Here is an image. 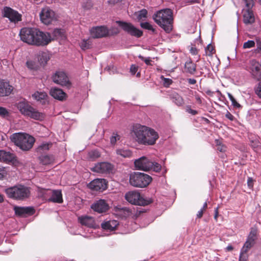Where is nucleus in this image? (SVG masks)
<instances>
[{
	"mask_svg": "<svg viewBox=\"0 0 261 261\" xmlns=\"http://www.w3.org/2000/svg\"><path fill=\"white\" fill-rule=\"evenodd\" d=\"M132 135L136 142L144 145H153L159 139L158 133L153 129L140 124L134 126Z\"/></svg>",
	"mask_w": 261,
	"mask_h": 261,
	"instance_id": "1",
	"label": "nucleus"
},
{
	"mask_svg": "<svg viewBox=\"0 0 261 261\" xmlns=\"http://www.w3.org/2000/svg\"><path fill=\"white\" fill-rule=\"evenodd\" d=\"M153 19L166 33H170L173 29V12L170 9H165L157 11Z\"/></svg>",
	"mask_w": 261,
	"mask_h": 261,
	"instance_id": "2",
	"label": "nucleus"
},
{
	"mask_svg": "<svg viewBox=\"0 0 261 261\" xmlns=\"http://www.w3.org/2000/svg\"><path fill=\"white\" fill-rule=\"evenodd\" d=\"M10 138L16 146L24 151L30 150L35 142L34 138L27 134L15 133Z\"/></svg>",
	"mask_w": 261,
	"mask_h": 261,
	"instance_id": "3",
	"label": "nucleus"
},
{
	"mask_svg": "<svg viewBox=\"0 0 261 261\" xmlns=\"http://www.w3.org/2000/svg\"><path fill=\"white\" fill-rule=\"evenodd\" d=\"M16 107L20 113L28 117L37 120H40L44 118L43 114L38 112L32 107L28 101L23 99L16 103Z\"/></svg>",
	"mask_w": 261,
	"mask_h": 261,
	"instance_id": "4",
	"label": "nucleus"
},
{
	"mask_svg": "<svg viewBox=\"0 0 261 261\" xmlns=\"http://www.w3.org/2000/svg\"><path fill=\"white\" fill-rule=\"evenodd\" d=\"M5 191L8 197L15 200H22L30 195V188L21 185L7 188Z\"/></svg>",
	"mask_w": 261,
	"mask_h": 261,
	"instance_id": "5",
	"label": "nucleus"
},
{
	"mask_svg": "<svg viewBox=\"0 0 261 261\" xmlns=\"http://www.w3.org/2000/svg\"><path fill=\"white\" fill-rule=\"evenodd\" d=\"M151 177L144 173L134 172L129 175V183L135 187L144 188L151 181Z\"/></svg>",
	"mask_w": 261,
	"mask_h": 261,
	"instance_id": "6",
	"label": "nucleus"
},
{
	"mask_svg": "<svg viewBox=\"0 0 261 261\" xmlns=\"http://www.w3.org/2000/svg\"><path fill=\"white\" fill-rule=\"evenodd\" d=\"M134 164L137 169L144 171L153 170L155 172H159L161 169V165L150 161L145 156H142L136 160Z\"/></svg>",
	"mask_w": 261,
	"mask_h": 261,
	"instance_id": "7",
	"label": "nucleus"
},
{
	"mask_svg": "<svg viewBox=\"0 0 261 261\" xmlns=\"http://www.w3.org/2000/svg\"><path fill=\"white\" fill-rule=\"evenodd\" d=\"M125 198L128 202L133 204L142 206L147 205L153 201L151 198H145L142 197L140 193L136 191H132L126 193Z\"/></svg>",
	"mask_w": 261,
	"mask_h": 261,
	"instance_id": "8",
	"label": "nucleus"
},
{
	"mask_svg": "<svg viewBox=\"0 0 261 261\" xmlns=\"http://www.w3.org/2000/svg\"><path fill=\"white\" fill-rule=\"evenodd\" d=\"M36 32L35 28H22L19 33L21 40L29 44L34 45Z\"/></svg>",
	"mask_w": 261,
	"mask_h": 261,
	"instance_id": "9",
	"label": "nucleus"
},
{
	"mask_svg": "<svg viewBox=\"0 0 261 261\" xmlns=\"http://www.w3.org/2000/svg\"><path fill=\"white\" fill-rule=\"evenodd\" d=\"M34 45L37 46H45L47 45L52 40L49 33L40 31L36 29Z\"/></svg>",
	"mask_w": 261,
	"mask_h": 261,
	"instance_id": "10",
	"label": "nucleus"
},
{
	"mask_svg": "<svg viewBox=\"0 0 261 261\" xmlns=\"http://www.w3.org/2000/svg\"><path fill=\"white\" fill-rule=\"evenodd\" d=\"M116 22L125 32L131 36L139 38L143 35L142 31L137 29L130 23L121 21H117Z\"/></svg>",
	"mask_w": 261,
	"mask_h": 261,
	"instance_id": "11",
	"label": "nucleus"
},
{
	"mask_svg": "<svg viewBox=\"0 0 261 261\" xmlns=\"http://www.w3.org/2000/svg\"><path fill=\"white\" fill-rule=\"evenodd\" d=\"M52 79L55 83L60 85L62 86H66L69 88L71 85L68 77L65 72L63 71H57L53 75Z\"/></svg>",
	"mask_w": 261,
	"mask_h": 261,
	"instance_id": "12",
	"label": "nucleus"
},
{
	"mask_svg": "<svg viewBox=\"0 0 261 261\" xmlns=\"http://www.w3.org/2000/svg\"><path fill=\"white\" fill-rule=\"evenodd\" d=\"M256 230L251 229L246 241L241 250L240 254L244 255L254 245L256 239Z\"/></svg>",
	"mask_w": 261,
	"mask_h": 261,
	"instance_id": "13",
	"label": "nucleus"
},
{
	"mask_svg": "<svg viewBox=\"0 0 261 261\" xmlns=\"http://www.w3.org/2000/svg\"><path fill=\"white\" fill-rule=\"evenodd\" d=\"M40 17L42 23L48 25L55 19V14L49 8L45 7L40 13Z\"/></svg>",
	"mask_w": 261,
	"mask_h": 261,
	"instance_id": "14",
	"label": "nucleus"
},
{
	"mask_svg": "<svg viewBox=\"0 0 261 261\" xmlns=\"http://www.w3.org/2000/svg\"><path fill=\"white\" fill-rule=\"evenodd\" d=\"M3 16L14 23L21 20V15L10 7H5L4 8Z\"/></svg>",
	"mask_w": 261,
	"mask_h": 261,
	"instance_id": "15",
	"label": "nucleus"
},
{
	"mask_svg": "<svg viewBox=\"0 0 261 261\" xmlns=\"http://www.w3.org/2000/svg\"><path fill=\"white\" fill-rule=\"evenodd\" d=\"M92 170L98 173L108 174L112 171L113 166L108 162H100L96 164L92 168Z\"/></svg>",
	"mask_w": 261,
	"mask_h": 261,
	"instance_id": "16",
	"label": "nucleus"
},
{
	"mask_svg": "<svg viewBox=\"0 0 261 261\" xmlns=\"http://www.w3.org/2000/svg\"><path fill=\"white\" fill-rule=\"evenodd\" d=\"M108 29L105 26H97L92 28L90 30L91 37L93 38L105 37L109 34Z\"/></svg>",
	"mask_w": 261,
	"mask_h": 261,
	"instance_id": "17",
	"label": "nucleus"
},
{
	"mask_svg": "<svg viewBox=\"0 0 261 261\" xmlns=\"http://www.w3.org/2000/svg\"><path fill=\"white\" fill-rule=\"evenodd\" d=\"M88 187L93 191L102 192L107 188V182L105 179H95L91 181Z\"/></svg>",
	"mask_w": 261,
	"mask_h": 261,
	"instance_id": "18",
	"label": "nucleus"
},
{
	"mask_svg": "<svg viewBox=\"0 0 261 261\" xmlns=\"http://www.w3.org/2000/svg\"><path fill=\"white\" fill-rule=\"evenodd\" d=\"M91 208L98 213H102L109 210V206L106 200L99 199L92 204Z\"/></svg>",
	"mask_w": 261,
	"mask_h": 261,
	"instance_id": "19",
	"label": "nucleus"
},
{
	"mask_svg": "<svg viewBox=\"0 0 261 261\" xmlns=\"http://www.w3.org/2000/svg\"><path fill=\"white\" fill-rule=\"evenodd\" d=\"M14 89L13 87L10 85L9 82L4 80L0 81V97L10 95Z\"/></svg>",
	"mask_w": 261,
	"mask_h": 261,
	"instance_id": "20",
	"label": "nucleus"
},
{
	"mask_svg": "<svg viewBox=\"0 0 261 261\" xmlns=\"http://www.w3.org/2000/svg\"><path fill=\"white\" fill-rule=\"evenodd\" d=\"M14 210L17 216L22 217L32 215L35 213V210L32 207L15 206Z\"/></svg>",
	"mask_w": 261,
	"mask_h": 261,
	"instance_id": "21",
	"label": "nucleus"
},
{
	"mask_svg": "<svg viewBox=\"0 0 261 261\" xmlns=\"http://www.w3.org/2000/svg\"><path fill=\"white\" fill-rule=\"evenodd\" d=\"M79 220L83 225L92 228L95 226V222L92 217L88 216H81L79 218Z\"/></svg>",
	"mask_w": 261,
	"mask_h": 261,
	"instance_id": "22",
	"label": "nucleus"
},
{
	"mask_svg": "<svg viewBox=\"0 0 261 261\" xmlns=\"http://www.w3.org/2000/svg\"><path fill=\"white\" fill-rule=\"evenodd\" d=\"M169 98L173 103L178 107L182 106L185 103L184 100L182 96L177 92H173L169 94Z\"/></svg>",
	"mask_w": 261,
	"mask_h": 261,
	"instance_id": "23",
	"label": "nucleus"
},
{
	"mask_svg": "<svg viewBox=\"0 0 261 261\" xmlns=\"http://www.w3.org/2000/svg\"><path fill=\"white\" fill-rule=\"evenodd\" d=\"M255 21V18L252 11L251 9H247L243 14V22L246 24L253 23Z\"/></svg>",
	"mask_w": 261,
	"mask_h": 261,
	"instance_id": "24",
	"label": "nucleus"
},
{
	"mask_svg": "<svg viewBox=\"0 0 261 261\" xmlns=\"http://www.w3.org/2000/svg\"><path fill=\"white\" fill-rule=\"evenodd\" d=\"M49 201L61 203L63 202L62 194L61 190H53Z\"/></svg>",
	"mask_w": 261,
	"mask_h": 261,
	"instance_id": "25",
	"label": "nucleus"
},
{
	"mask_svg": "<svg viewBox=\"0 0 261 261\" xmlns=\"http://www.w3.org/2000/svg\"><path fill=\"white\" fill-rule=\"evenodd\" d=\"M250 72L253 76L255 77L258 76V73H260L261 66L258 62L254 60H252L250 62V66L249 67Z\"/></svg>",
	"mask_w": 261,
	"mask_h": 261,
	"instance_id": "26",
	"label": "nucleus"
},
{
	"mask_svg": "<svg viewBox=\"0 0 261 261\" xmlns=\"http://www.w3.org/2000/svg\"><path fill=\"white\" fill-rule=\"evenodd\" d=\"M32 97L35 100L43 105L47 101V95L44 92L36 91L32 95Z\"/></svg>",
	"mask_w": 261,
	"mask_h": 261,
	"instance_id": "27",
	"label": "nucleus"
},
{
	"mask_svg": "<svg viewBox=\"0 0 261 261\" xmlns=\"http://www.w3.org/2000/svg\"><path fill=\"white\" fill-rule=\"evenodd\" d=\"M50 94L54 98L60 100H62L66 95L62 90L57 88H52L50 91Z\"/></svg>",
	"mask_w": 261,
	"mask_h": 261,
	"instance_id": "28",
	"label": "nucleus"
},
{
	"mask_svg": "<svg viewBox=\"0 0 261 261\" xmlns=\"http://www.w3.org/2000/svg\"><path fill=\"white\" fill-rule=\"evenodd\" d=\"M119 223L117 221L115 220H110L103 223L101 224V227L106 230H114Z\"/></svg>",
	"mask_w": 261,
	"mask_h": 261,
	"instance_id": "29",
	"label": "nucleus"
},
{
	"mask_svg": "<svg viewBox=\"0 0 261 261\" xmlns=\"http://www.w3.org/2000/svg\"><path fill=\"white\" fill-rule=\"evenodd\" d=\"M196 65L191 60L187 61L185 64V71L187 73L194 74L196 71Z\"/></svg>",
	"mask_w": 261,
	"mask_h": 261,
	"instance_id": "30",
	"label": "nucleus"
},
{
	"mask_svg": "<svg viewBox=\"0 0 261 261\" xmlns=\"http://www.w3.org/2000/svg\"><path fill=\"white\" fill-rule=\"evenodd\" d=\"M39 159L41 163L46 165L54 162V157L51 155L42 154L39 157Z\"/></svg>",
	"mask_w": 261,
	"mask_h": 261,
	"instance_id": "31",
	"label": "nucleus"
},
{
	"mask_svg": "<svg viewBox=\"0 0 261 261\" xmlns=\"http://www.w3.org/2000/svg\"><path fill=\"white\" fill-rule=\"evenodd\" d=\"M52 191L50 189H39L38 196L49 201V198L50 197Z\"/></svg>",
	"mask_w": 261,
	"mask_h": 261,
	"instance_id": "32",
	"label": "nucleus"
},
{
	"mask_svg": "<svg viewBox=\"0 0 261 261\" xmlns=\"http://www.w3.org/2000/svg\"><path fill=\"white\" fill-rule=\"evenodd\" d=\"M16 161V156L14 154L11 153L10 152L5 151V154H4V158H3L2 161L9 163L14 162Z\"/></svg>",
	"mask_w": 261,
	"mask_h": 261,
	"instance_id": "33",
	"label": "nucleus"
},
{
	"mask_svg": "<svg viewBox=\"0 0 261 261\" xmlns=\"http://www.w3.org/2000/svg\"><path fill=\"white\" fill-rule=\"evenodd\" d=\"M118 215L122 218H127L129 216L132 212L127 207H123L122 208H118Z\"/></svg>",
	"mask_w": 261,
	"mask_h": 261,
	"instance_id": "34",
	"label": "nucleus"
},
{
	"mask_svg": "<svg viewBox=\"0 0 261 261\" xmlns=\"http://www.w3.org/2000/svg\"><path fill=\"white\" fill-rule=\"evenodd\" d=\"M38 60L40 64L44 66L49 60V57L47 53L42 52L39 54Z\"/></svg>",
	"mask_w": 261,
	"mask_h": 261,
	"instance_id": "35",
	"label": "nucleus"
},
{
	"mask_svg": "<svg viewBox=\"0 0 261 261\" xmlns=\"http://www.w3.org/2000/svg\"><path fill=\"white\" fill-rule=\"evenodd\" d=\"M51 144L49 143H43L37 148V152L39 154H43L49 150Z\"/></svg>",
	"mask_w": 261,
	"mask_h": 261,
	"instance_id": "36",
	"label": "nucleus"
},
{
	"mask_svg": "<svg viewBox=\"0 0 261 261\" xmlns=\"http://www.w3.org/2000/svg\"><path fill=\"white\" fill-rule=\"evenodd\" d=\"M100 154L98 151L94 150L89 152L88 158L89 160L93 161L100 157Z\"/></svg>",
	"mask_w": 261,
	"mask_h": 261,
	"instance_id": "37",
	"label": "nucleus"
},
{
	"mask_svg": "<svg viewBox=\"0 0 261 261\" xmlns=\"http://www.w3.org/2000/svg\"><path fill=\"white\" fill-rule=\"evenodd\" d=\"M116 153L124 158L129 157L132 155V152L128 149H119L116 150Z\"/></svg>",
	"mask_w": 261,
	"mask_h": 261,
	"instance_id": "38",
	"label": "nucleus"
},
{
	"mask_svg": "<svg viewBox=\"0 0 261 261\" xmlns=\"http://www.w3.org/2000/svg\"><path fill=\"white\" fill-rule=\"evenodd\" d=\"M80 46L83 50H86L91 47V43L89 39H83L80 43Z\"/></svg>",
	"mask_w": 261,
	"mask_h": 261,
	"instance_id": "39",
	"label": "nucleus"
},
{
	"mask_svg": "<svg viewBox=\"0 0 261 261\" xmlns=\"http://www.w3.org/2000/svg\"><path fill=\"white\" fill-rule=\"evenodd\" d=\"M215 143L217 146V150L222 152H225L226 151V147L222 144L221 140H216Z\"/></svg>",
	"mask_w": 261,
	"mask_h": 261,
	"instance_id": "40",
	"label": "nucleus"
},
{
	"mask_svg": "<svg viewBox=\"0 0 261 261\" xmlns=\"http://www.w3.org/2000/svg\"><path fill=\"white\" fill-rule=\"evenodd\" d=\"M147 11L145 9H142L139 11L137 13V17L139 20H142L143 18L147 17Z\"/></svg>",
	"mask_w": 261,
	"mask_h": 261,
	"instance_id": "41",
	"label": "nucleus"
},
{
	"mask_svg": "<svg viewBox=\"0 0 261 261\" xmlns=\"http://www.w3.org/2000/svg\"><path fill=\"white\" fill-rule=\"evenodd\" d=\"M141 27L146 30L151 31L153 33H154L155 30L153 28L152 25L149 22H145L141 23Z\"/></svg>",
	"mask_w": 261,
	"mask_h": 261,
	"instance_id": "42",
	"label": "nucleus"
},
{
	"mask_svg": "<svg viewBox=\"0 0 261 261\" xmlns=\"http://www.w3.org/2000/svg\"><path fill=\"white\" fill-rule=\"evenodd\" d=\"M227 95H228V96L230 100L231 101L232 105L233 107H234L236 108H239L241 107V105L236 101L235 98L230 93H228Z\"/></svg>",
	"mask_w": 261,
	"mask_h": 261,
	"instance_id": "43",
	"label": "nucleus"
},
{
	"mask_svg": "<svg viewBox=\"0 0 261 261\" xmlns=\"http://www.w3.org/2000/svg\"><path fill=\"white\" fill-rule=\"evenodd\" d=\"M255 46V42L253 40H248L243 44L244 48H250Z\"/></svg>",
	"mask_w": 261,
	"mask_h": 261,
	"instance_id": "44",
	"label": "nucleus"
},
{
	"mask_svg": "<svg viewBox=\"0 0 261 261\" xmlns=\"http://www.w3.org/2000/svg\"><path fill=\"white\" fill-rule=\"evenodd\" d=\"M9 115V111L6 108L0 107V116L5 118L8 116Z\"/></svg>",
	"mask_w": 261,
	"mask_h": 261,
	"instance_id": "45",
	"label": "nucleus"
},
{
	"mask_svg": "<svg viewBox=\"0 0 261 261\" xmlns=\"http://www.w3.org/2000/svg\"><path fill=\"white\" fill-rule=\"evenodd\" d=\"M205 50V53H206V55L208 56H211L213 55V51L214 50V47L211 44H209L207 45Z\"/></svg>",
	"mask_w": 261,
	"mask_h": 261,
	"instance_id": "46",
	"label": "nucleus"
},
{
	"mask_svg": "<svg viewBox=\"0 0 261 261\" xmlns=\"http://www.w3.org/2000/svg\"><path fill=\"white\" fill-rule=\"evenodd\" d=\"M82 7L86 10H89L93 7V4L91 1H87L84 3Z\"/></svg>",
	"mask_w": 261,
	"mask_h": 261,
	"instance_id": "47",
	"label": "nucleus"
},
{
	"mask_svg": "<svg viewBox=\"0 0 261 261\" xmlns=\"http://www.w3.org/2000/svg\"><path fill=\"white\" fill-rule=\"evenodd\" d=\"M120 137L117 134H113V135L110 138V141L112 144H115L116 141L119 140Z\"/></svg>",
	"mask_w": 261,
	"mask_h": 261,
	"instance_id": "48",
	"label": "nucleus"
},
{
	"mask_svg": "<svg viewBox=\"0 0 261 261\" xmlns=\"http://www.w3.org/2000/svg\"><path fill=\"white\" fill-rule=\"evenodd\" d=\"M248 9H251L254 5L253 0H243Z\"/></svg>",
	"mask_w": 261,
	"mask_h": 261,
	"instance_id": "49",
	"label": "nucleus"
},
{
	"mask_svg": "<svg viewBox=\"0 0 261 261\" xmlns=\"http://www.w3.org/2000/svg\"><path fill=\"white\" fill-rule=\"evenodd\" d=\"M62 31L60 29H55L53 31V35L55 37H61L62 35Z\"/></svg>",
	"mask_w": 261,
	"mask_h": 261,
	"instance_id": "50",
	"label": "nucleus"
},
{
	"mask_svg": "<svg viewBox=\"0 0 261 261\" xmlns=\"http://www.w3.org/2000/svg\"><path fill=\"white\" fill-rule=\"evenodd\" d=\"M172 83V80L168 78H163V85L165 87H168Z\"/></svg>",
	"mask_w": 261,
	"mask_h": 261,
	"instance_id": "51",
	"label": "nucleus"
},
{
	"mask_svg": "<svg viewBox=\"0 0 261 261\" xmlns=\"http://www.w3.org/2000/svg\"><path fill=\"white\" fill-rule=\"evenodd\" d=\"M7 174L6 168L0 166V179H3Z\"/></svg>",
	"mask_w": 261,
	"mask_h": 261,
	"instance_id": "52",
	"label": "nucleus"
},
{
	"mask_svg": "<svg viewBox=\"0 0 261 261\" xmlns=\"http://www.w3.org/2000/svg\"><path fill=\"white\" fill-rule=\"evenodd\" d=\"M254 180L252 177H248L247 179V185L249 188L252 189L254 185Z\"/></svg>",
	"mask_w": 261,
	"mask_h": 261,
	"instance_id": "53",
	"label": "nucleus"
},
{
	"mask_svg": "<svg viewBox=\"0 0 261 261\" xmlns=\"http://www.w3.org/2000/svg\"><path fill=\"white\" fill-rule=\"evenodd\" d=\"M186 112H187L189 114H192V115H195L198 113L197 111L191 109L190 106H187Z\"/></svg>",
	"mask_w": 261,
	"mask_h": 261,
	"instance_id": "54",
	"label": "nucleus"
},
{
	"mask_svg": "<svg viewBox=\"0 0 261 261\" xmlns=\"http://www.w3.org/2000/svg\"><path fill=\"white\" fill-rule=\"evenodd\" d=\"M139 58L142 61H144V62L145 63V64L147 65H151V61L150 60V58H145L144 57H143V56L140 55L139 56Z\"/></svg>",
	"mask_w": 261,
	"mask_h": 261,
	"instance_id": "55",
	"label": "nucleus"
},
{
	"mask_svg": "<svg viewBox=\"0 0 261 261\" xmlns=\"http://www.w3.org/2000/svg\"><path fill=\"white\" fill-rule=\"evenodd\" d=\"M138 70V67L132 65L130 68V71L133 75H135Z\"/></svg>",
	"mask_w": 261,
	"mask_h": 261,
	"instance_id": "56",
	"label": "nucleus"
},
{
	"mask_svg": "<svg viewBox=\"0 0 261 261\" xmlns=\"http://www.w3.org/2000/svg\"><path fill=\"white\" fill-rule=\"evenodd\" d=\"M255 94L261 98V85L259 84L255 89Z\"/></svg>",
	"mask_w": 261,
	"mask_h": 261,
	"instance_id": "57",
	"label": "nucleus"
},
{
	"mask_svg": "<svg viewBox=\"0 0 261 261\" xmlns=\"http://www.w3.org/2000/svg\"><path fill=\"white\" fill-rule=\"evenodd\" d=\"M190 50V53L193 55H196L198 53V50L194 47H191Z\"/></svg>",
	"mask_w": 261,
	"mask_h": 261,
	"instance_id": "58",
	"label": "nucleus"
},
{
	"mask_svg": "<svg viewBox=\"0 0 261 261\" xmlns=\"http://www.w3.org/2000/svg\"><path fill=\"white\" fill-rule=\"evenodd\" d=\"M247 256L240 254L239 261H247Z\"/></svg>",
	"mask_w": 261,
	"mask_h": 261,
	"instance_id": "59",
	"label": "nucleus"
},
{
	"mask_svg": "<svg viewBox=\"0 0 261 261\" xmlns=\"http://www.w3.org/2000/svg\"><path fill=\"white\" fill-rule=\"evenodd\" d=\"M226 117L230 120H232L234 118L233 116L229 112H227V113L226 114Z\"/></svg>",
	"mask_w": 261,
	"mask_h": 261,
	"instance_id": "60",
	"label": "nucleus"
},
{
	"mask_svg": "<svg viewBox=\"0 0 261 261\" xmlns=\"http://www.w3.org/2000/svg\"><path fill=\"white\" fill-rule=\"evenodd\" d=\"M203 210H200L199 211H198V212L197 214V217L198 218H201L203 216Z\"/></svg>",
	"mask_w": 261,
	"mask_h": 261,
	"instance_id": "61",
	"label": "nucleus"
},
{
	"mask_svg": "<svg viewBox=\"0 0 261 261\" xmlns=\"http://www.w3.org/2000/svg\"><path fill=\"white\" fill-rule=\"evenodd\" d=\"M188 81L190 84L192 85H194L196 83V80L194 79H188Z\"/></svg>",
	"mask_w": 261,
	"mask_h": 261,
	"instance_id": "62",
	"label": "nucleus"
},
{
	"mask_svg": "<svg viewBox=\"0 0 261 261\" xmlns=\"http://www.w3.org/2000/svg\"><path fill=\"white\" fill-rule=\"evenodd\" d=\"M5 151L3 150H0V161H2L3 158H4V154H5Z\"/></svg>",
	"mask_w": 261,
	"mask_h": 261,
	"instance_id": "63",
	"label": "nucleus"
},
{
	"mask_svg": "<svg viewBox=\"0 0 261 261\" xmlns=\"http://www.w3.org/2000/svg\"><path fill=\"white\" fill-rule=\"evenodd\" d=\"M233 249V247L231 245H228L226 248V250L227 251H232Z\"/></svg>",
	"mask_w": 261,
	"mask_h": 261,
	"instance_id": "64",
	"label": "nucleus"
}]
</instances>
